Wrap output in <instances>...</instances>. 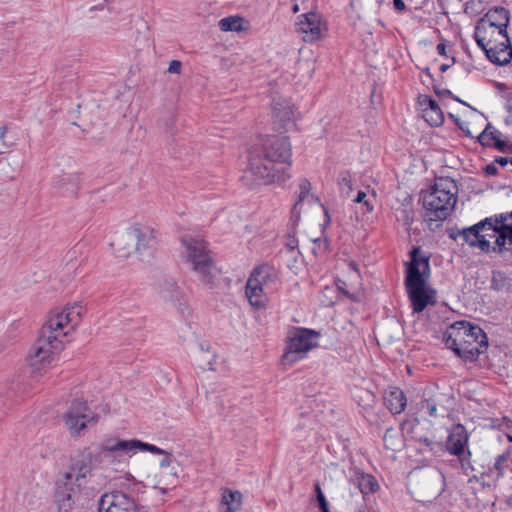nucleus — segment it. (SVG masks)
I'll return each mask as SVG.
<instances>
[{
  "instance_id": "obj_59",
  "label": "nucleus",
  "mask_w": 512,
  "mask_h": 512,
  "mask_svg": "<svg viewBox=\"0 0 512 512\" xmlns=\"http://www.w3.org/2000/svg\"><path fill=\"white\" fill-rule=\"evenodd\" d=\"M509 111L512 112V98L509 100Z\"/></svg>"
},
{
  "instance_id": "obj_16",
  "label": "nucleus",
  "mask_w": 512,
  "mask_h": 512,
  "mask_svg": "<svg viewBox=\"0 0 512 512\" xmlns=\"http://www.w3.org/2000/svg\"><path fill=\"white\" fill-rule=\"evenodd\" d=\"M272 116L279 130H289L294 126L295 111L291 102L283 97H275L272 102Z\"/></svg>"
},
{
  "instance_id": "obj_28",
  "label": "nucleus",
  "mask_w": 512,
  "mask_h": 512,
  "mask_svg": "<svg viewBox=\"0 0 512 512\" xmlns=\"http://www.w3.org/2000/svg\"><path fill=\"white\" fill-rule=\"evenodd\" d=\"M311 183L307 179H302L299 182V196L297 202L293 205L291 214L292 219L294 221H298L300 218V209L299 206L303 202L305 198H307L310 194Z\"/></svg>"
},
{
  "instance_id": "obj_63",
  "label": "nucleus",
  "mask_w": 512,
  "mask_h": 512,
  "mask_svg": "<svg viewBox=\"0 0 512 512\" xmlns=\"http://www.w3.org/2000/svg\"><path fill=\"white\" fill-rule=\"evenodd\" d=\"M387 433H389V430H386V433H385L384 439H386Z\"/></svg>"
},
{
  "instance_id": "obj_36",
  "label": "nucleus",
  "mask_w": 512,
  "mask_h": 512,
  "mask_svg": "<svg viewBox=\"0 0 512 512\" xmlns=\"http://www.w3.org/2000/svg\"><path fill=\"white\" fill-rule=\"evenodd\" d=\"M471 456H472L471 451L469 449H467V451L463 455L458 457L461 469H462L463 473L466 475H468L474 469L473 465L471 463Z\"/></svg>"
},
{
  "instance_id": "obj_38",
  "label": "nucleus",
  "mask_w": 512,
  "mask_h": 512,
  "mask_svg": "<svg viewBox=\"0 0 512 512\" xmlns=\"http://www.w3.org/2000/svg\"><path fill=\"white\" fill-rule=\"evenodd\" d=\"M306 354H282L280 364L283 367L291 366L293 363L303 359Z\"/></svg>"
},
{
  "instance_id": "obj_42",
  "label": "nucleus",
  "mask_w": 512,
  "mask_h": 512,
  "mask_svg": "<svg viewBox=\"0 0 512 512\" xmlns=\"http://www.w3.org/2000/svg\"><path fill=\"white\" fill-rule=\"evenodd\" d=\"M422 408L426 409V411L430 417H433V418L437 417V405L435 404L434 401L429 400V399L423 401Z\"/></svg>"
},
{
  "instance_id": "obj_21",
  "label": "nucleus",
  "mask_w": 512,
  "mask_h": 512,
  "mask_svg": "<svg viewBox=\"0 0 512 512\" xmlns=\"http://www.w3.org/2000/svg\"><path fill=\"white\" fill-rule=\"evenodd\" d=\"M270 293L263 288L254 284L251 280H247L245 286V296L249 304L255 309L264 308L268 303V296Z\"/></svg>"
},
{
  "instance_id": "obj_58",
  "label": "nucleus",
  "mask_w": 512,
  "mask_h": 512,
  "mask_svg": "<svg viewBox=\"0 0 512 512\" xmlns=\"http://www.w3.org/2000/svg\"><path fill=\"white\" fill-rule=\"evenodd\" d=\"M437 94H450V91L449 90H444L442 92H439V91H436Z\"/></svg>"
},
{
  "instance_id": "obj_8",
  "label": "nucleus",
  "mask_w": 512,
  "mask_h": 512,
  "mask_svg": "<svg viewBox=\"0 0 512 512\" xmlns=\"http://www.w3.org/2000/svg\"><path fill=\"white\" fill-rule=\"evenodd\" d=\"M474 39L492 63L499 66L510 63L512 44L507 31L490 23L478 21L474 30Z\"/></svg>"
},
{
  "instance_id": "obj_55",
  "label": "nucleus",
  "mask_w": 512,
  "mask_h": 512,
  "mask_svg": "<svg viewBox=\"0 0 512 512\" xmlns=\"http://www.w3.org/2000/svg\"><path fill=\"white\" fill-rule=\"evenodd\" d=\"M5 134H6V127L0 126V141L4 138Z\"/></svg>"
},
{
  "instance_id": "obj_11",
  "label": "nucleus",
  "mask_w": 512,
  "mask_h": 512,
  "mask_svg": "<svg viewBox=\"0 0 512 512\" xmlns=\"http://www.w3.org/2000/svg\"><path fill=\"white\" fill-rule=\"evenodd\" d=\"M63 420L71 434L78 435L89 423L96 422L97 416L86 402L75 401L63 415Z\"/></svg>"
},
{
  "instance_id": "obj_39",
  "label": "nucleus",
  "mask_w": 512,
  "mask_h": 512,
  "mask_svg": "<svg viewBox=\"0 0 512 512\" xmlns=\"http://www.w3.org/2000/svg\"><path fill=\"white\" fill-rule=\"evenodd\" d=\"M315 493H316V499H317L320 511L322 512L324 510L329 509L328 502L325 498V495L323 494V492L321 490L319 483L315 484Z\"/></svg>"
},
{
  "instance_id": "obj_40",
  "label": "nucleus",
  "mask_w": 512,
  "mask_h": 512,
  "mask_svg": "<svg viewBox=\"0 0 512 512\" xmlns=\"http://www.w3.org/2000/svg\"><path fill=\"white\" fill-rule=\"evenodd\" d=\"M356 203H363L366 207L367 212H371L374 206L370 199H367V194L364 191H358L356 197L353 200Z\"/></svg>"
},
{
  "instance_id": "obj_48",
  "label": "nucleus",
  "mask_w": 512,
  "mask_h": 512,
  "mask_svg": "<svg viewBox=\"0 0 512 512\" xmlns=\"http://www.w3.org/2000/svg\"><path fill=\"white\" fill-rule=\"evenodd\" d=\"M164 455H165V457L160 461L161 468H167L168 466H170V464L172 462V457L168 452H167V454H164Z\"/></svg>"
},
{
  "instance_id": "obj_24",
  "label": "nucleus",
  "mask_w": 512,
  "mask_h": 512,
  "mask_svg": "<svg viewBox=\"0 0 512 512\" xmlns=\"http://www.w3.org/2000/svg\"><path fill=\"white\" fill-rule=\"evenodd\" d=\"M242 505V494L239 491L224 489L220 502V512H237Z\"/></svg>"
},
{
  "instance_id": "obj_14",
  "label": "nucleus",
  "mask_w": 512,
  "mask_h": 512,
  "mask_svg": "<svg viewBox=\"0 0 512 512\" xmlns=\"http://www.w3.org/2000/svg\"><path fill=\"white\" fill-rule=\"evenodd\" d=\"M296 30L305 42H315L323 37L327 27L319 14L307 12L299 16Z\"/></svg>"
},
{
  "instance_id": "obj_27",
  "label": "nucleus",
  "mask_w": 512,
  "mask_h": 512,
  "mask_svg": "<svg viewBox=\"0 0 512 512\" xmlns=\"http://www.w3.org/2000/svg\"><path fill=\"white\" fill-rule=\"evenodd\" d=\"M355 480L362 494L374 493L379 488L377 480L372 475L358 473Z\"/></svg>"
},
{
  "instance_id": "obj_44",
  "label": "nucleus",
  "mask_w": 512,
  "mask_h": 512,
  "mask_svg": "<svg viewBox=\"0 0 512 512\" xmlns=\"http://www.w3.org/2000/svg\"><path fill=\"white\" fill-rule=\"evenodd\" d=\"M418 423L419 421L417 418L406 420L402 424V429L407 433H413V429Z\"/></svg>"
},
{
  "instance_id": "obj_32",
  "label": "nucleus",
  "mask_w": 512,
  "mask_h": 512,
  "mask_svg": "<svg viewBox=\"0 0 512 512\" xmlns=\"http://www.w3.org/2000/svg\"><path fill=\"white\" fill-rule=\"evenodd\" d=\"M243 19L239 16H228L219 21V28L222 31H241Z\"/></svg>"
},
{
  "instance_id": "obj_43",
  "label": "nucleus",
  "mask_w": 512,
  "mask_h": 512,
  "mask_svg": "<svg viewBox=\"0 0 512 512\" xmlns=\"http://www.w3.org/2000/svg\"><path fill=\"white\" fill-rule=\"evenodd\" d=\"M464 363H476L480 354H455Z\"/></svg>"
},
{
  "instance_id": "obj_13",
  "label": "nucleus",
  "mask_w": 512,
  "mask_h": 512,
  "mask_svg": "<svg viewBox=\"0 0 512 512\" xmlns=\"http://www.w3.org/2000/svg\"><path fill=\"white\" fill-rule=\"evenodd\" d=\"M98 510L99 512H141L136 500L121 491L104 494L99 500Z\"/></svg>"
},
{
  "instance_id": "obj_35",
  "label": "nucleus",
  "mask_w": 512,
  "mask_h": 512,
  "mask_svg": "<svg viewBox=\"0 0 512 512\" xmlns=\"http://www.w3.org/2000/svg\"><path fill=\"white\" fill-rule=\"evenodd\" d=\"M338 185L342 193L349 196V193L352 191L351 175L348 172L341 173L338 178Z\"/></svg>"
},
{
  "instance_id": "obj_61",
  "label": "nucleus",
  "mask_w": 512,
  "mask_h": 512,
  "mask_svg": "<svg viewBox=\"0 0 512 512\" xmlns=\"http://www.w3.org/2000/svg\"><path fill=\"white\" fill-rule=\"evenodd\" d=\"M324 212H325V216L329 219L328 210L324 209Z\"/></svg>"
},
{
  "instance_id": "obj_30",
  "label": "nucleus",
  "mask_w": 512,
  "mask_h": 512,
  "mask_svg": "<svg viewBox=\"0 0 512 512\" xmlns=\"http://www.w3.org/2000/svg\"><path fill=\"white\" fill-rule=\"evenodd\" d=\"M508 454L503 453L498 455L492 467L488 468L487 476L499 479L504 476L506 468L508 467Z\"/></svg>"
},
{
  "instance_id": "obj_33",
  "label": "nucleus",
  "mask_w": 512,
  "mask_h": 512,
  "mask_svg": "<svg viewBox=\"0 0 512 512\" xmlns=\"http://www.w3.org/2000/svg\"><path fill=\"white\" fill-rule=\"evenodd\" d=\"M501 132L497 129H494L490 124L484 129V131L479 136V142L483 146H492V143H495L497 139H501Z\"/></svg>"
},
{
  "instance_id": "obj_60",
  "label": "nucleus",
  "mask_w": 512,
  "mask_h": 512,
  "mask_svg": "<svg viewBox=\"0 0 512 512\" xmlns=\"http://www.w3.org/2000/svg\"><path fill=\"white\" fill-rule=\"evenodd\" d=\"M447 68H448V65H442L441 66V71H445Z\"/></svg>"
},
{
  "instance_id": "obj_19",
  "label": "nucleus",
  "mask_w": 512,
  "mask_h": 512,
  "mask_svg": "<svg viewBox=\"0 0 512 512\" xmlns=\"http://www.w3.org/2000/svg\"><path fill=\"white\" fill-rule=\"evenodd\" d=\"M384 404L392 414H400L407 405L405 393L398 387H390L384 392Z\"/></svg>"
},
{
  "instance_id": "obj_2",
  "label": "nucleus",
  "mask_w": 512,
  "mask_h": 512,
  "mask_svg": "<svg viewBox=\"0 0 512 512\" xmlns=\"http://www.w3.org/2000/svg\"><path fill=\"white\" fill-rule=\"evenodd\" d=\"M83 313L84 309L79 303L67 304L51 311L41 328L35 352L67 349L81 324Z\"/></svg>"
},
{
  "instance_id": "obj_49",
  "label": "nucleus",
  "mask_w": 512,
  "mask_h": 512,
  "mask_svg": "<svg viewBox=\"0 0 512 512\" xmlns=\"http://www.w3.org/2000/svg\"><path fill=\"white\" fill-rule=\"evenodd\" d=\"M485 173L487 175H491V176H494L498 173V169L497 167L495 166V164H489L485 167Z\"/></svg>"
},
{
  "instance_id": "obj_54",
  "label": "nucleus",
  "mask_w": 512,
  "mask_h": 512,
  "mask_svg": "<svg viewBox=\"0 0 512 512\" xmlns=\"http://www.w3.org/2000/svg\"><path fill=\"white\" fill-rule=\"evenodd\" d=\"M302 6L299 4V2H294L292 6V11L294 13H297L301 10Z\"/></svg>"
},
{
  "instance_id": "obj_3",
  "label": "nucleus",
  "mask_w": 512,
  "mask_h": 512,
  "mask_svg": "<svg viewBox=\"0 0 512 512\" xmlns=\"http://www.w3.org/2000/svg\"><path fill=\"white\" fill-rule=\"evenodd\" d=\"M506 214L499 217L486 218L477 224L459 231L458 236L462 237L469 246L478 248L483 252H512V231Z\"/></svg>"
},
{
  "instance_id": "obj_22",
  "label": "nucleus",
  "mask_w": 512,
  "mask_h": 512,
  "mask_svg": "<svg viewBox=\"0 0 512 512\" xmlns=\"http://www.w3.org/2000/svg\"><path fill=\"white\" fill-rule=\"evenodd\" d=\"M479 21L490 23L492 26L507 31L510 22V13L504 7L490 9Z\"/></svg>"
},
{
  "instance_id": "obj_53",
  "label": "nucleus",
  "mask_w": 512,
  "mask_h": 512,
  "mask_svg": "<svg viewBox=\"0 0 512 512\" xmlns=\"http://www.w3.org/2000/svg\"><path fill=\"white\" fill-rule=\"evenodd\" d=\"M437 49V52L440 54V55H445V50H446V47L444 44L440 43L437 45L436 47Z\"/></svg>"
},
{
  "instance_id": "obj_10",
  "label": "nucleus",
  "mask_w": 512,
  "mask_h": 512,
  "mask_svg": "<svg viewBox=\"0 0 512 512\" xmlns=\"http://www.w3.org/2000/svg\"><path fill=\"white\" fill-rule=\"evenodd\" d=\"M185 262L204 283L212 282L216 268L207 249V243L198 235H184L181 238Z\"/></svg>"
},
{
  "instance_id": "obj_50",
  "label": "nucleus",
  "mask_w": 512,
  "mask_h": 512,
  "mask_svg": "<svg viewBox=\"0 0 512 512\" xmlns=\"http://www.w3.org/2000/svg\"><path fill=\"white\" fill-rule=\"evenodd\" d=\"M393 5H394L395 10L398 12H402L406 8L403 0H393Z\"/></svg>"
},
{
  "instance_id": "obj_51",
  "label": "nucleus",
  "mask_w": 512,
  "mask_h": 512,
  "mask_svg": "<svg viewBox=\"0 0 512 512\" xmlns=\"http://www.w3.org/2000/svg\"><path fill=\"white\" fill-rule=\"evenodd\" d=\"M417 441L429 447L430 450L433 449L434 442L428 437H420L417 439Z\"/></svg>"
},
{
  "instance_id": "obj_7",
  "label": "nucleus",
  "mask_w": 512,
  "mask_h": 512,
  "mask_svg": "<svg viewBox=\"0 0 512 512\" xmlns=\"http://www.w3.org/2000/svg\"><path fill=\"white\" fill-rule=\"evenodd\" d=\"M156 231L149 226L134 225L117 236L112 243L118 258L126 259L135 252L140 260L153 256L157 247Z\"/></svg>"
},
{
  "instance_id": "obj_25",
  "label": "nucleus",
  "mask_w": 512,
  "mask_h": 512,
  "mask_svg": "<svg viewBox=\"0 0 512 512\" xmlns=\"http://www.w3.org/2000/svg\"><path fill=\"white\" fill-rule=\"evenodd\" d=\"M185 293L174 282H165L160 289V297L166 303L176 306L179 300L184 299Z\"/></svg>"
},
{
  "instance_id": "obj_12",
  "label": "nucleus",
  "mask_w": 512,
  "mask_h": 512,
  "mask_svg": "<svg viewBox=\"0 0 512 512\" xmlns=\"http://www.w3.org/2000/svg\"><path fill=\"white\" fill-rule=\"evenodd\" d=\"M287 338L286 352H309L318 348L321 334L313 329L294 327L289 331Z\"/></svg>"
},
{
  "instance_id": "obj_20",
  "label": "nucleus",
  "mask_w": 512,
  "mask_h": 512,
  "mask_svg": "<svg viewBox=\"0 0 512 512\" xmlns=\"http://www.w3.org/2000/svg\"><path fill=\"white\" fill-rule=\"evenodd\" d=\"M56 355L57 354H29L27 363L31 368V372L42 374L57 365L59 359Z\"/></svg>"
},
{
  "instance_id": "obj_5",
  "label": "nucleus",
  "mask_w": 512,
  "mask_h": 512,
  "mask_svg": "<svg viewBox=\"0 0 512 512\" xmlns=\"http://www.w3.org/2000/svg\"><path fill=\"white\" fill-rule=\"evenodd\" d=\"M417 253L415 248L411 252L412 259L406 271L405 288L413 312L421 313L437 303V292L427 283L425 276L429 272V260L418 258Z\"/></svg>"
},
{
  "instance_id": "obj_26",
  "label": "nucleus",
  "mask_w": 512,
  "mask_h": 512,
  "mask_svg": "<svg viewBox=\"0 0 512 512\" xmlns=\"http://www.w3.org/2000/svg\"><path fill=\"white\" fill-rule=\"evenodd\" d=\"M134 439L121 440L117 438L107 439L103 443V449L109 452H122L123 454L133 455Z\"/></svg>"
},
{
  "instance_id": "obj_15",
  "label": "nucleus",
  "mask_w": 512,
  "mask_h": 512,
  "mask_svg": "<svg viewBox=\"0 0 512 512\" xmlns=\"http://www.w3.org/2000/svg\"><path fill=\"white\" fill-rule=\"evenodd\" d=\"M248 279L270 294L277 291L280 286L278 270L268 264L255 267Z\"/></svg>"
},
{
  "instance_id": "obj_4",
  "label": "nucleus",
  "mask_w": 512,
  "mask_h": 512,
  "mask_svg": "<svg viewBox=\"0 0 512 512\" xmlns=\"http://www.w3.org/2000/svg\"><path fill=\"white\" fill-rule=\"evenodd\" d=\"M91 471L90 453H81L72 458L68 470L56 482L55 501L59 512H68L72 509L74 496L86 486Z\"/></svg>"
},
{
  "instance_id": "obj_41",
  "label": "nucleus",
  "mask_w": 512,
  "mask_h": 512,
  "mask_svg": "<svg viewBox=\"0 0 512 512\" xmlns=\"http://www.w3.org/2000/svg\"><path fill=\"white\" fill-rule=\"evenodd\" d=\"M80 253V248L77 246L67 252L65 255V261L67 266H71V268L75 267L74 261L77 259L78 254Z\"/></svg>"
},
{
  "instance_id": "obj_45",
  "label": "nucleus",
  "mask_w": 512,
  "mask_h": 512,
  "mask_svg": "<svg viewBox=\"0 0 512 512\" xmlns=\"http://www.w3.org/2000/svg\"><path fill=\"white\" fill-rule=\"evenodd\" d=\"M492 146H494L497 150L501 152H506L510 148H512V144H509L508 142L503 141L501 139H497L495 143H492Z\"/></svg>"
},
{
  "instance_id": "obj_47",
  "label": "nucleus",
  "mask_w": 512,
  "mask_h": 512,
  "mask_svg": "<svg viewBox=\"0 0 512 512\" xmlns=\"http://www.w3.org/2000/svg\"><path fill=\"white\" fill-rule=\"evenodd\" d=\"M168 71L170 73L180 74V72H181V62L178 61V60L171 61L170 64H169V67H168Z\"/></svg>"
},
{
  "instance_id": "obj_37",
  "label": "nucleus",
  "mask_w": 512,
  "mask_h": 512,
  "mask_svg": "<svg viewBox=\"0 0 512 512\" xmlns=\"http://www.w3.org/2000/svg\"><path fill=\"white\" fill-rule=\"evenodd\" d=\"M174 307L177 309L178 313L184 319H188L192 314V310L188 304L187 296H185L184 299L179 300L176 303V306H174Z\"/></svg>"
},
{
  "instance_id": "obj_29",
  "label": "nucleus",
  "mask_w": 512,
  "mask_h": 512,
  "mask_svg": "<svg viewBox=\"0 0 512 512\" xmlns=\"http://www.w3.org/2000/svg\"><path fill=\"white\" fill-rule=\"evenodd\" d=\"M512 286V280L501 271H494L491 279V289L497 292H509Z\"/></svg>"
},
{
  "instance_id": "obj_46",
  "label": "nucleus",
  "mask_w": 512,
  "mask_h": 512,
  "mask_svg": "<svg viewBox=\"0 0 512 512\" xmlns=\"http://www.w3.org/2000/svg\"><path fill=\"white\" fill-rule=\"evenodd\" d=\"M219 355L213 354L212 358L208 361V369L212 371H223L221 367L218 366L217 360Z\"/></svg>"
},
{
  "instance_id": "obj_17",
  "label": "nucleus",
  "mask_w": 512,
  "mask_h": 512,
  "mask_svg": "<svg viewBox=\"0 0 512 512\" xmlns=\"http://www.w3.org/2000/svg\"><path fill=\"white\" fill-rule=\"evenodd\" d=\"M469 434L464 425L458 423L451 427L445 443L446 451L456 457H460L467 451Z\"/></svg>"
},
{
  "instance_id": "obj_57",
  "label": "nucleus",
  "mask_w": 512,
  "mask_h": 512,
  "mask_svg": "<svg viewBox=\"0 0 512 512\" xmlns=\"http://www.w3.org/2000/svg\"><path fill=\"white\" fill-rule=\"evenodd\" d=\"M349 268H350V269H351V270H352L356 275H358V269H357V266H356V264H355V263H353V262H352V263H350V264H349Z\"/></svg>"
},
{
  "instance_id": "obj_62",
  "label": "nucleus",
  "mask_w": 512,
  "mask_h": 512,
  "mask_svg": "<svg viewBox=\"0 0 512 512\" xmlns=\"http://www.w3.org/2000/svg\"><path fill=\"white\" fill-rule=\"evenodd\" d=\"M0 349H8V347L5 345H0Z\"/></svg>"
},
{
  "instance_id": "obj_9",
  "label": "nucleus",
  "mask_w": 512,
  "mask_h": 512,
  "mask_svg": "<svg viewBox=\"0 0 512 512\" xmlns=\"http://www.w3.org/2000/svg\"><path fill=\"white\" fill-rule=\"evenodd\" d=\"M446 347L452 352H481L488 348L486 333L469 321L460 320L450 324L443 336Z\"/></svg>"
},
{
  "instance_id": "obj_56",
  "label": "nucleus",
  "mask_w": 512,
  "mask_h": 512,
  "mask_svg": "<svg viewBox=\"0 0 512 512\" xmlns=\"http://www.w3.org/2000/svg\"><path fill=\"white\" fill-rule=\"evenodd\" d=\"M294 2H299V4L302 6V9H307L308 6L306 5V2L308 0H293Z\"/></svg>"
},
{
  "instance_id": "obj_23",
  "label": "nucleus",
  "mask_w": 512,
  "mask_h": 512,
  "mask_svg": "<svg viewBox=\"0 0 512 512\" xmlns=\"http://www.w3.org/2000/svg\"><path fill=\"white\" fill-rule=\"evenodd\" d=\"M55 189L63 195H73L79 187V177L75 174H63L54 181Z\"/></svg>"
},
{
  "instance_id": "obj_34",
  "label": "nucleus",
  "mask_w": 512,
  "mask_h": 512,
  "mask_svg": "<svg viewBox=\"0 0 512 512\" xmlns=\"http://www.w3.org/2000/svg\"><path fill=\"white\" fill-rule=\"evenodd\" d=\"M140 451H148L152 454H167V451L149 443L142 442L140 440L134 439L133 442V455L136 454V452Z\"/></svg>"
},
{
  "instance_id": "obj_6",
  "label": "nucleus",
  "mask_w": 512,
  "mask_h": 512,
  "mask_svg": "<svg viewBox=\"0 0 512 512\" xmlns=\"http://www.w3.org/2000/svg\"><path fill=\"white\" fill-rule=\"evenodd\" d=\"M457 194L458 187L453 179L440 177L435 180L431 190L423 198L425 220L430 226L435 222L438 227L451 215Z\"/></svg>"
},
{
  "instance_id": "obj_18",
  "label": "nucleus",
  "mask_w": 512,
  "mask_h": 512,
  "mask_svg": "<svg viewBox=\"0 0 512 512\" xmlns=\"http://www.w3.org/2000/svg\"><path fill=\"white\" fill-rule=\"evenodd\" d=\"M418 104L423 118L431 126H439L444 121V115L438 103L427 95L418 98Z\"/></svg>"
},
{
  "instance_id": "obj_1",
  "label": "nucleus",
  "mask_w": 512,
  "mask_h": 512,
  "mask_svg": "<svg viewBox=\"0 0 512 512\" xmlns=\"http://www.w3.org/2000/svg\"><path fill=\"white\" fill-rule=\"evenodd\" d=\"M291 145L287 137L260 138L249 151L248 167L244 171L246 185L283 183L290 175Z\"/></svg>"
},
{
  "instance_id": "obj_64",
  "label": "nucleus",
  "mask_w": 512,
  "mask_h": 512,
  "mask_svg": "<svg viewBox=\"0 0 512 512\" xmlns=\"http://www.w3.org/2000/svg\"><path fill=\"white\" fill-rule=\"evenodd\" d=\"M322 512H330V511H329V509H327V510H324V511H322Z\"/></svg>"
},
{
  "instance_id": "obj_31",
  "label": "nucleus",
  "mask_w": 512,
  "mask_h": 512,
  "mask_svg": "<svg viewBox=\"0 0 512 512\" xmlns=\"http://www.w3.org/2000/svg\"><path fill=\"white\" fill-rule=\"evenodd\" d=\"M395 217L403 226L410 227L413 222L414 211L410 205L402 204L395 209Z\"/></svg>"
},
{
  "instance_id": "obj_52",
  "label": "nucleus",
  "mask_w": 512,
  "mask_h": 512,
  "mask_svg": "<svg viewBox=\"0 0 512 512\" xmlns=\"http://www.w3.org/2000/svg\"><path fill=\"white\" fill-rule=\"evenodd\" d=\"M494 162L499 164L500 166L504 167L508 164L509 159L506 157H497V158H495Z\"/></svg>"
}]
</instances>
